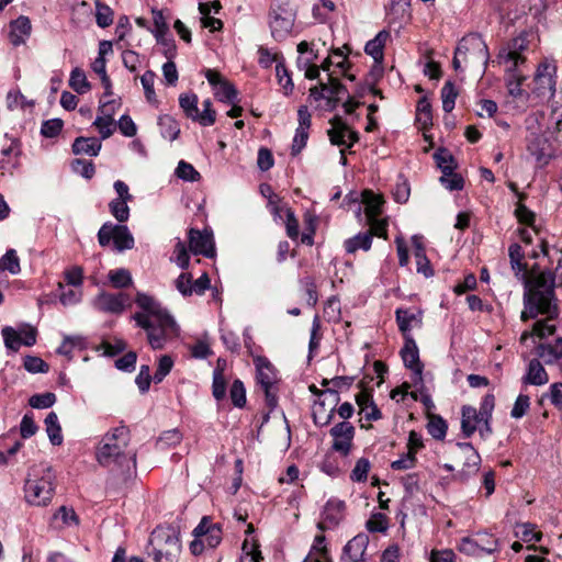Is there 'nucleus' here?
<instances>
[{
	"label": "nucleus",
	"mask_w": 562,
	"mask_h": 562,
	"mask_svg": "<svg viewBox=\"0 0 562 562\" xmlns=\"http://www.w3.org/2000/svg\"><path fill=\"white\" fill-rule=\"evenodd\" d=\"M536 353L547 364L557 362L562 359V338L555 339L553 344H539Z\"/></svg>",
	"instance_id": "31"
},
{
	"label": "nucleus",
	"mask_w": 562,
	"mask_h": 562,
	"mask_svg": "<svg viewBox=\"0 0 562 562\" xmlns=\"http://www.w3.org/2000/svg\"><path fill=\"white\" fill-rule=\"evenodd\" d=\"M21 154L18 139L9 138L7 135L0 137V169L11 170L18 165V157Z\"/></svg>",
	"instance_id": "19"
},
{
	"label": "nucleus",
	"mask_w": 562,
	"mask_h": 562,
	"mask_svg": "<svg viewBox=\"0 0 562 562\" xmlns=\"http://www.w3.org/2000/svg\"><path fill=\"white\" fill-rule=\"evenodd\" d=\"M131 434L126 426L109 430L100 441L95 457L100 465L116 468L124 476L136 469V451L130 448Z\"/></svg>",
	"instance_id": "1"
},
{
	"label": "nucleus",
	"mask_w": 562,
	"mask_h": 562,
	"mask_svg": "<svg viewBox=\"0 0 562 562\" xmlns=\"http://www.w3.org/2000/svg\"><path fill=\"white\" fill-rule=\"evenodd\" d=\"M329 432L334 438L331 449L347 457L351 451L355 427L349 422H340Z\"/></svg>",
	"instance_id": "17"
},
{
	"label": "nucleus",
	"mask_w": 562,
	"mask_h": 562,
	"mask_svg": "<svg viewBox=\"0 0 562 562\" xmlns=\"http://www.w3.org/2000/svg\"><path fill=\"white\" fill-rule=\"evenodd\" d=\"M255 366L257 371V382L265 392L267 406L272 411L278 405V397L276 393V370L271 362L265 357H258L255 359Z\"/></svg>",
	"instance_id": "9"
},
{
	"label": "nucleus",
	"mask_w": 562,
	"mask_h": 562,
	"mask_svg": "<svg viewBox=\"0 0 562 562\" xmlns=\"http://www.w3.org/2000/svg\"><path fill=\"white\" fill-rule=\"evenodd\" d=\"M198 95L193 92L181 93L179 95V105L186 116L194 122L199 117Z\"/></svg>",
	"instance_id": "40"
},
{
	"label": "nucleus",
	"mask_w": 562,
	"mask_h": 562,
	"mask_svg": "<svg viewBox=\"0 0 562 562\" xmlns=\"http://www.w3.org/2000/svg\"><path fill=\"white\" fill-rule=\"evenodd\" d=\"M137 325L146 330L148 342L153 349H162L166 341L178 335L179 327L173 317H165L159 322H149L137 317Z\"/></svg>",
	"instance_id": "7"
},
{
	"label": "nucleus",
	"mask_w": 562,
	"mask_h": 562,
	"mask_svg": "<svg viewBox=\"0 0 562 562\" xmlns=\"http://www.w3.org/2000/svg\"><path fill=\"white\" fill-rule=\"evenodd\" d=\"M382 198L371 191L363 193L364 212L368 220H374L382 212Z\"/></svg>",
	"instance_id": "42"
},
{
	"label": "nucleus",
	"mask_w": 562,
	"mask_h": 562,
	"mask_svg": "<svg viewBox=\"0 0 562 562\" xmlns=\"http://www.w3.org/2000/svg\"><path fill=\"white\" fill-rule=\"evenodd\" d=\"M356 402L360 407V413L364 414L367 420H379L382 414L375 403L373 402L372 394L368 390H362L356 395Z\"/></svg>",
	"instance_id": "27"
},
{
	"label": "nucleus",
	"mask_w": 562,
	"mask_h": 562,
	"mask_svg": "<svg viewBox=\"0 0 562 562\" xmlns=\"http://www.w3.org/2000/svg\"><path fill=\"white\" fill-rule=\"evenodd\" d=\"M457 448L464 457L461 474L465 477L475 474L481 464V457L471 442H458Z\"/></svg>",
	"instance_id": "24"
},
{
	"label": "nucleus",
	"mask_w": 562,
	"mask_h": 562,
	"mask_svg": "<svg viewBox=\"0 0 562 562\" xmlns=\"http://www.w3.org/2000/svg\"><path fill=\"white\" fill-rule=\"evenodd\" d=\"M110 282L116 289L127 288L132 284V276L127 269L111 270L108 274Z\"/></svg>",
	"instance_id": "50"
},
{
	"label": "nucleus",
	"mask_w": 562,
	"mask_h": 562,
	"mask_svg": "<svg viewBox=\"0 0 562 562\" xmlns=\"http://www.w3.org/2000/svg\"><path fill=\"white\" fill-rule=\"evenodd\" d=\"M203 111H199V117L196 119V122H199L202 126H211L216 121V112L212 108V101L210 99H206L202 103Z\"/></svg>",
	"instance_id": "64"
},
{
	"label": "nucleus",
	"mask_w": 562,
	"mask_h": 562,
	"mask_svg": "<svg viewBox=\"0 0 562 562\" xmlns=\"http://www.w3.org/2000/svg\"><path fill=\"white\" fill-rule=\"evenodd\" d=\"M135 302L143 310L142 313H136L133 315V318L136 323L138 316L144 317L150 323L159 322L160 319H165V317H172L169 312L150 295L145 293H137Z\"/></svg>",
	"instance_id": "15"
},
{
	"label": "nucleus",
	"mask_w": 562,
	"mask_h": 562,
	"mask_svg": "<svg viewBox=\"0 0 562 562\" xmlns=\"http://www.w3.org/2000/svg\"><path fill=\"white\" fill-rule=\"evenodd\" d=\"M483 423V418L473 406L465 405L461 411V429L465 438H470Z\"/></svg>",
	"instance_id": "26"
},
{
	"label": "nucleus",
	"mask_w": 562,
	"mask_h": 562,
	"mask_svg": "<svg viewBox=\"0 0 562 562\" xmlns=\"http://www.w3.org/2000/svg\"><path fill=\"white\" fill-rule=\"evenodd\" d=\"M158 126L161 136L170 142L176 140L180 135L178 121L169 114H162L158 117Z\"/></svg>",
	"instance_id": "36"
},
{
	"label": "nucleus",
	"mask_w": 562,
	"mask_h": 562,
	"mask_svg": "<svg viewBox=\"0 0 562 562\" xmlns=\"http://www.w3.org/2000/svg\"><path fill=\"white\" fill-rule=\"evenodd\" d=\"M548 381V373L539 359L530 360L527 367V372L522 378V383L538 386L547 384Z\"/></svg>",
	"instance_id": "28"
},
{
	"label": "nucleus",
	"mask_w": 562,
	"mask_h": 562,
	"mask_svg": "<svg viewBox=\"0 0 562 562\" xmlns=\"http://www.w3.org/2000/svg\"><path fill=\"white\" fill-rule=\"evenodd\" d=\"M101 149V142L95 137H77L72 144L75 155L98 156Z\"/></svg>",
	"instance_id": "34"
},
{
	"label": "nucleus",
	"mask_w": 562,
	"mask_h": 562,
	"mask_svg": "<svg viewBox=\"0 0 562 562\" xmlns=\"http://www.w3.org/2000/svg\"><path fill=\"white\" fill-rule=\"evenodd\" d=\"M372 245V233L371 232H361L353 237H350L345 240L344 247L348 254H355L357 250L361 249L363 251H368Z\"/></svg>",
	"instance_id": "35"
},
{
	"label": "nucleus",
	"mask_w": 562,
	"mask_h": 562,
	"mask_svg": "<svg viewBox=\"0 0 562 562\" xmlns=\"http://www.w3.org/2000/svg\"><path fill=\"white\" fill-rule=\"evenodd\" d=\"M155 78H156V74L153 70H147L140 77V83L143 86L145 98H146L147 102L157 108L159 104V101L157 99V95H156V92L154 89Z\"/></svg>",
	"instance_id": "44"
},
{
	"label": "nucleus",
	"mask_w": 562,
	"mask_h": 562,
	"mask_svg": "<svg viewBox=\"0 0 562 562\" xmlns=\"http://www.w3.org/2000/svg\"><path fill=\"white\" fill-rule=\"evenodd\" d=\"M212 394L216 401H222L226 395V380L220 361L213 372Z\"/></svg>",
	"instance_id": "46"
},
{
	"label": "nucleus",
	"mask_w": 562,
	"mask_h": 562,
	"mask_svg": "<svg viewBox=\"0 0 562 562\" xmlns=\"http://www.w3.org/2000/svg\"><path fill=\"white\" fill-rule=\"evenodd\" d=\"M401 356L405 367L413 372L414 383H422L424 364L419 359V350L416 341L411 335L405 336V342L401 350Z\"/></svg>",
	"instance_id": "13"
},
{
	"label": "nucleus",
	"mask_w": 562,
	"mask_h": 562,
	"mask_svg": "<svg viewBox=\"0 0 562 562\" xmlns=\"http://www.w3.org/2000/svg\"><path fill=\"white\" fill-rule=\"evenodd\" d=\"M416 122L424 130L432 125L431 104L426 97L420 98L417 102Z\"/></svg>",
	"instance_id": "41"
},
{
	"label": "nucleus",
	"mask_w": 562,
	"mask_h": 562,
	"mask_svg": "<svg viewBox=\"0 0 562 562\" xmlns=\"http://www.w3.org/2000/svg\"><path fill=\"white\" fill-rule=\"evenodd\" d=\"M189 247L194 255H203L212 258L215 255L213 236L207 231L201 232L195 228L189 231Z\"/></svg>",
	"instance_id": "18"
},
{
	"label": "nucleus",
	"mask_w": 562,
	"mask_h": 562,
	"mask_svg": "<svg viewBox=\"0 0 562 562\" xmlns=\"http://www.w3.org/2000/svg\"><path fill=\"white\" fill-rule=\"evenodd\" d=\"M24 369L30 373H47L49 370L48 363L42 358L36 356H26L23 360Z\"/></svg>",
	"instance_id": "59"
},
{
	"label": "nucleus",
	"mask_w": 562,
	"mask_h": 562,
	"mask_svg": "<svg viewBox=\"0 0 562 562\" xmlns=\"http://www.w3.org/2000/svg\"><path fill=\"white\" fill-rule=\"evenodd\" d=\"M434 159L437 167L441 170L442 175H449L454 171L458 164L452 154L447 148H439L434 154Z\"/></svg>",
	"instance_id": "39"
},
{
	"label": "nucleus",
	"mask_w": 562,
	"mask_h": 562,
	"mask_svg": "<svg viewBox=\"0 0 562 562\" xmlns=\"http://www.w3.org/2000/svg\"><path fill=\"white\" fill-rule=\"evenodd\" d=\"M128 202L123 199H113L109 203L110 212L119 223H125L130 218Z\"/></svg>",
	"instance_id": "47"
},
{
	"label": "nucleus",
	"mask_w": 562,
	"mask_h": 562,
	"mask_svg": "<svg viewBox=\"0 0 562 562\" xmlns=\"http://www.w3.org/2000/svg\"><path fill=\"white\" fill-rule=\"evenodd\" d=\"M135 302L143 310L142 313H136L133 315V318L136 323L138 316L144 317L150 323L159 322L160 319H165V317H172L169 312L150 295L145 293H137Z\"/></svg>",
	"instance_id": "14"
},
{
	"label": "nucleus",
	"mask_w": 562,
	"mask_h": 562,
	"mask_svg": "<svg viewBox=\"0 0 562 562\" xmlns=\"http://www.w3.org/2000/svg\"><path fill=\"white\" fill-rule=\"evenodd\" d=\"M148 548V554L155 562H177L181 552L179 536L170 527L155 528L149 537Z\"/></svg>",
	"instance_id": "4"
},
{
	"label": "nucleus",
	"mask_w": 562,
	"mask_h": 562,
	"mask_svg": "<svg viewBox=\"0 0 562 562\" xmlns=\"http://www.w3.org/2000/svg\"><path fill=\"white\" fill-rule=\"evenodd\" d=\"M56 402V395L52 392L34 394L30 397L29 404L36 409L49 408Z\"/></svg>",
	"instance_id": "61"
},
{
	"label": "nucleus",
	"mask_w": 562,
	"mask_h": 562,
	"mask_svg": "<svg viewBox=\"0 0 562 562\" xmlns=\"http://www.w3.org/2000/svg\"><path fill=\"white\" fill-rule=\"evenodd\" d=\"M459 53L463 54V63L467 66L481 65L485 69L490 60L487 44L479 33H470L458 43Z\"/></svg>",
	"instance_id": "6"
},
{
	"label": "nucleus",
	"mask_w": 562,
	"mask_h": 562,
	"mask_svg": "<svg viewBox=\"0 0 562 562\" xmlns=\"http://www.w3.org/2000/svg\"><path fill=\"white\" fill-rule=\"evenodd\" d=\"M448 425L446 420L437 415H432L427 424V430L432 438L442 440L446 437Z\"/></svg>",
	"instance_id": "48"
},
{
	"label": "nucleus",
	"mask_w": 562,
	"mask_h": 562,
	"mask_svg": "<svg viewBox=\"0 0 562 562\" xmlns=\"http://www.w3.org/2000/svg\"><path fill=\"white\" fill-rule=\"evenodd\" d=\"M371 469V463L367 458H360L357 460L353 469L350 473V480L352 482H366L368 479V473Z\"/></svg>",
	"instance_id": "55"
},
{
	"label": "nucleus",
	"mask_w": 562,
	"mask_h": 562,
	"mask_svg": "<svg viewBox=\"0 0 562 562\" xmlns=\"http://www.w3.org/2000/svg\"><path fill=\"white\" fill-rule=\"evenodd\" d=\"M269 25L271 35L276 41H282L291 33L294 25V15L291 11L278 8L271 10Z\"/></svg>",
	"instance_id": "12"
},
{
	"label": "nucleus",
	"mask_w": 562,
	"mask_h": 562,
	"mask_svg": "<svg viewBox=\"0 0 562 562\" xmlns=\"http://www.w3.org/2000/svg\"><path fill=\"white\" fill-rule=\"evenodd\" d=\"M526 149L540 166L548 165L553 157L551 144L542 133L530 132L526 137Z\"/></svg>",
	"instance_id": "11"
},
{
	"label": "nucleus",
	"mask_w": 562,
	"mask_h": 562,
	"mask_svg": "<svg viewBox=\"0 0 562 562\" xmlns=\"http://www.w3.org/2000/svg\"><path fill=\"white\" fill-rule=\"evenodd\" d=\"M323 91L325 92L326 110H335L340 102V98L336 95L331 75H328V82H323Z\"/></svg>",
	"instance_id": "62"
},
{
	"label": "nucleus",
	"mask_w": 562,
	"mask_h": 562,
	"mask_svg": "<svg viewBox=\"0 0 562 562\" xmlns=\"http://www.w3.org/2000/svg\"><path fill=\"white\" fill-rule=\"evenodd\" d=\"M127 301L128 296L124 293L111 294L103 292L97 296L94 304L102 312L121 314Z\"/></svg>",
	"instance_id": "21"
},
{
	"label": "nucleus",
	"mask_w": 562,
	"mask_h": 562,
	"mask_svg": "<svg viewBox=\"0 0 562 562\" xmlns=\"http://www.w3.org/2000/svg\"><path fill=\"white\" fill-rule=\"evenodd\" d=\"M1 335L4 346L10 350L18 351L21 345H23L20 333L11 326H4L1 330Z\"/></svg>",
	"instance_id": "57"
},
{
	"label": "nucleus",
	"mask_w": 562,
	"mask_h": 562,
	"mask_svg": "<svg viewBox=\"0 0 562 562\" xmlns=\"http://www.w3.org/2000/svg\"><path fill=\"white\" fill-rule=\"evenodd\" d=\"M458 91L452 81H447L441 89L442 109L449 113L454 109Z\"/></svg>",
	"instance_id": "49"
},
{
	"label": "nucleus",
	"mask_w": 562,
	"mask_h": 562,
	"mask_svg": "<svg viewBox=\"0 0 562 562\" xmlns=\"http://www.w3.org/2000/svg\"><path fill=\"white\" fill-rule=\"evenodd\" d=\"M328 400H318L313 405V420L315 425L324 427L330 424L335 414V404H330V406L326 407V402Z\"/></svg>",
	"instance_id": "33"
},
{
	"label": "nucleus",
	"mask_w": 562,
	"mask_h": 562,
	"mask_svg": "<svg viewBox=\"0 0 562 562\" xmlns=\"http://www.w3.org/2000/svg\"><path fill=\"white\" fill-rule=\"evenodd\" d=\"M389 37L390 33L385 30H382L375 35L374 38L370 40L364 46L366 54L371 56L373 60L378 64H382L383 61V49Z\"/></svg>",
	"instance_id": "30"
},
{
	"label": "nucleus",
	"mask_w": 562,
	"mask_h": 562,
	"mask_svg": "<svg viewBox=\"0 0 562 562\" xmlns=\"http://www.w3.org/2000/svg\"><path fill=\"white\" fill-rule=\"evenodd\" d=\"M215 98L224 103H234L237 100L238 91L226 79L214 90Z\"/></svg>",
	"instance_id": "45"
},
{
	"label": "nucleus",
	"mask_w": 562,
	"mask_h": 562,
	"mask_svg": "<svg viewBox=\"0 0 562 562\" xmlns=\"http://www.w3.org/2000/svg\"><path fill=\"white\" fill-rule=\"evenodd\" d=\"M55 474L50 467L31 468L24 483L25 501L33 506H47L55 493Z\"/></svg>",
	"instance_id": "3"
},
{
	"label": "nucleus",
	"mask_w": 562,
	"mask_h": 562,
	"mask_svg": "<svg viewBox=\"0 0 562 562\" xmlns=\"http://www.w3.org/2000/svg\"><path fill=\"white\" fill-rule=\"evenodd\" d=\"M176 176L184 181H199L201 176L199 171L189 162L181 160L179 161L177 169H176Z\"/></svg>",
	"instance_id": "58"
},
{
	"label": "nucleus",
	"mask_w": 562,
	"mask_h": 562,
	"mask_svg": "<svg viewBox=\"0 0 562 562\" xmlns=\"http://www.w3.org/2000/svg\"><path fill=\"white\" fill-rule=\"evenodd\" d=\"M439 181L449 191H459L464 187L462 176L454 171H451L449 175H442Z\"/></svg>",
	"instance_id": "63"
},
{
	"label": "nucleus",
	"mask_w": 562,
	"mask_h": 562,
	"mask_svg": "<svg viewBox=\"0 0 562 562\" xmlns=\"http://www.w3.org/2000/svg\"><path fill=\"white\" fill-rule=\"evenodd\" d=\"M369 544V537L364 533H359L349 540L344 549L341 561L348 560L349 562H364V553Z\"/></svg>",
	"instance_id": "20"
},
{
	"label": "nucleus",
	"mask_w": 562,
	"mask_h": 562,
	"mask_svg": "<svg viewBox=\"0 0 562 562\" xmlns=\"http://www.w3.org/2000/svg\"><path fill=\"white\" fill-rule=\"evenodd\" d=\"M329 123L331 128L327 131V135L329 137L330 144L335 146H346L349 126L338 115L334 116Z\"/></svg>",
	"instance_id": "32"
},
{
	"label": "nucleus",
	"mask_w": 562,
	"mask_h": 562,
	"mask_svg": "<svg viewBox=\"0 0 562 562\" xmlns=\"http://www.w3.org/2000/svg\"><path fill=\"white\" fill-rule=\"evenodd\" d=\"M411 195V186L408 180L398 175L395 187L393 189V196L397 203H406Z\"/></svg>",
	"instance_id": "51"
},
{
	"label": "nucleus",
	"mask_w": 562,
	"mask_h": 562,
	"mask_svg": "<svg viewBox=\"0 0 562 562\" xmlns=\"http://www.w3.org/2000/svg\"><path fill=\"white\" fill-rule=\"evenodd\" d=\"M229 397L234 406L243 408L246 404V389L240 380H235L229 390Z\"/></svg>",
	"instance_id": "60"
},
{
	"label": "nucleus",
	"mask_w": 562,
	"mask_h": 562,
	"mask_svg": "<svg viewBox=\"0 0 562 562\" xmlns=\"http://www.w3.org/2000/svg\"><path fill=\"white\" fill-rule=\"evenodd\" d=\"M345 510V503L339 499H329L323 510V521L318 524L321 530H325L327 527L337 526L342 517Z\"/></svg>",
	"instance_id": "22"
},
{
	"label": "nucleus",
	"mask_w": 562,
	"mask_h": 562,
	"mask_svg": "<svg viewBox=\"0 0 562 562\" xmlns=\"http://www.w3.org/2000/svg\"><path fill=\"white\" fill-rule=\"evenodd\" d=\"M562 286V257L558 260L554 272L542 271L537 274L524 295L525 308L522 322L536 318L539 314H551L554 288Z\"/></svg>",
	"instance_id": "2"
},
{
	"label": "nucleus",
	"mask_w": 562,
	"mask_h": 562,
	"mask_svg": "<svg viewBox=\"0 0 562 562\" xmlns=\"http://www.w3.org/2000/svg\"><path fill=\"white\" fill-rule=\"evenodd\" d=\"M492 547H484L479 540L470 537H464L460 540L458 549L467 555H481L482 553L492 554L498 550L497 540H493Z\"/></svg>",
	"instance_id": "29"
},
{
	"label": "nucleus",
	"mask_w": 562,
	"mask_h": 562,
	"mask_svg": "<svg viewBox=\"0 0 562 562\" xmlns=\"http://www.w3.org/2000/svg\"><path fill=\"white\" fill-rule=\"evenodd\" d=\"M135 302L143 310L142 313H136L133 315V318L136 323L138 316L144 317L150 323L159 322L160 319H165V317H172L169 312L150 295L145 293H137Z\"/></svg>",
	"instance_id": "16"
},
{
	"label": "nucleus",
	"mask_w": 562,
	"mask_h": 562,
	"mask_svg": "<svg viewBox=\"0 0 562 562\" xmlns=\"http://www.w3.org/2000/svg\"><path fill=\"white\" fill-rule=\"evenodd\" d=\"M555 72L554 64L543 61L539 64L535 74V93L542 98H552L555 92Z\"/></svg>",
	"instance_id": "10"
},
{
	"label": "nucleus",
	"mask_w": 562,
	"mask_h": 562,
	"mask_svg": "<svg viewBox=\"0 0 562 562\" xmlns=\"http://www.w3.org/2000/svg\"><path fill=\"white\" fill-rule=\"evenodd\" d=\"M508 256L510 261V267L515 273V276L526 282V289H529L530 283L532 282L527 278V263L524 261L525 254L519 244H512L508 248Z\"/></svg>",
	"instance_id": "23"
},
{
	"label": "nucleus",
	"mask_w": 562,
	"mask_h": 562,
	"mask_svg": "<svg viewBox=\"0 0 562 562\" xmlns=\"http://www.w3.org/2000/svg\"><path fill=\"white\" fill-rule=\"evenodd\" d=\"M0 269L8 270L12 274H18L21 271L20 259L14 249H9L0 259Z\"/></svg>",
	"instance_id": "52"
},
{
	"label": "nucleus",
	"mask_w": 562,
	"mask_h": 562,
	"mask_svg": "<svg viewBox=\"0 0 562 562\" xmlns=\"http://www.w3.org/2000/svg\"><path fill=\"white\" fill-rule=\"evenodd\" d=\"M527 42L525 37H516L514 38L508 48H504L499 52V59L505 63H512V67L509 71L513 72V80H509L507 83L508 92L510 95L517 98L522 94L521 82L525 79L524 76L517 74L518 66L525 63V57L521 55V52L526 49Z\"/></svg>",
	"instance_id": "5"
},
{
	"label": "nucleus",
	"mask_w": 562,
	"mask_h": 562,
	"mask_svg": "<svg viewBox=\"0 0 562 562\" xmlns=\"http://www.w3.org/2000/svg\"><path fill=\"white\" fill-rule=\"evenodd\" d=\"M396 323L401 333L405 336L412 329V323L422 324V312L413 313L408 308H397L395 311Z\"/></svg>",
	"instance_id": "37"
},
{
	"label": "nucleus",
	"mask_w": 562,
	"mask_h": 562,
	"mask_svg": "<svg viewBox=\"0 0 562 562\" xmlns=\"http://www.w3.org/2000/svg\"><path fill=\"white\" fill-rule=\"evenodd\" d=\"M276 75H277L279 83L284 89V94L289 95L290 93H292V91L294 89V83H293L291 75H290L289 70L286 69L283 61L277 63Z\"/></svg>",
	"instance_id": "54"
},
{
	"label": "nucleus",
	"mask_w": 562,
	"mask_h": 562,
	"mask_svg": "<svg viewBox=\"0 0 562 562\" xmlns=\"http://www.w3.org/2000/svg\"><path fill=\"white\" fill-rule=\"evenodd\" d=\"M32 31L31 20L25 15H20L10 23L9 38L13 46H20L30 37Z\"/></svg>",
	"instance_id": "25"
},
{
	"label": "nucleus",
	"mask_w": 562,
	"mask_h": 562,
	"mask_svg": "<svg viewBox=\"0 0 562 562\" xmlns=\"http://www.w3.org/2000/svg\"><path fill=\"white\" fill-rule=\"evenodd\" d=\"M300 285H301V289L307 295V300H306L307 304L310 306H315L318 301V295H317V286H316L314 278L311 276L303 277L302 279H300Z\"/></svg>",
	"instance_id": "56"
},
{
	"label": "nucleus",
	"mask_w": 562,
	"mask_h": 562,
	"mask_svg": "<svg viewBox=\"0 0 562 562\" xmlns=\"http://www.w3.org/2000/svg\"><path fill=\"white\" fill-rule=\"evenodd\" d=\"M98 241L101 247H106L113 241L114 249L119 252L134 247V237L125 225L105 222L98 232Z\"/></svg>",
	"instance_id": "8"
},
{
	"label": "nucleus",
	"mask_w": 562,
	"mask_h": 562,
	"mask_svg": "<svg viewBox=\"0 0 562 562\" xmlns=\"http://www.w3.org/2000/svg\"><path fill=\"white\" fill-rule=\"evenodd\" d=\"M69 87L79 94H83L90 90L91 85L81 68L76 67L71 70L69 77Z\"/></svg>",
	"instance_id": "43"
},
{
	"label": "nucleus",
	"mask_w": 562,
	"mask_h": 562,
	"mask_svg": "<svg viewBox=\"0 0 562 562\" xmlns=\"http://www.w3.org/2000/svg\"><path fill=\"white\" fill-rule=\"evenodd\" d=\"M44 423L50 443L60 446L63 443V435L57 414L55 412L48 413Z\"/></svg>",
	"instance_id": "38"
},
{
	"label": "nucleus",
	"mask_w": 562,
	"mask_h": 562,
	"mask_svg": "<svg viewBox=\"0 0 562 562\" xmlns=\"http://www.w3.org/2000/svg\"><path fill=\"white\" fill-rule=\"evenodd\" d=\"M95 21L98 26L104 29L113 23V10L100 1H95Z\"/></svg>",
	"instance_id": "53"
}]
</instances>
